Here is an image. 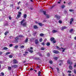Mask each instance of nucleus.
<instances>
[{"instance_id":"1","label":"nucleus","mask_w":76,"mask_h":76,"mask_svg":"<svg viewBox=\"0 0 76 76\" xmlns=\"http://www.w3.org/2000/svg\"><path fill=\"white\" fill-rule=\"evenodd\" d=\"M25 19H23L22 21L20 22L21 25L24 26V27H26V22H25ZM23 22H25L24 23Z\"/></svg>"},{"instance_id":"2","label":"nucleus","mask_w":76,"mask_h":76,"mask_svg":"<svg viewBox=\"0 0 76 76\" xmlns=\"http://www.w3.org/2000/svg\"><path fill=\"white\" fill-rule=\"evenodd\" d=\"M67 64H69L70 65H72L73 64V62H71L69 60H68L67 61Z\"/></svg>"},{"instance_id":"3","label":"nucleus","mask_w":76,"mask_h":76,"mask_svg":"<svg viewBox=\"0 0 76 76\" xmlns=\"http://www.w3.org/2000/svg\"><path fill=\"white\" fill-rule=\"evenodd\" d=\"M13 64H18V61L16 60L15 59H14L13 60Z\"/></svg>"},{"instance_id":"4","label":"nucleus","mask_w":76,"mask_h":76,"mask_svg":"<svg viewBox=\"0 0 76 76\" xmlns=\"http://www.w3.org/2000/svg\"><path fill=\"white\" fill-rule=\"evenodd\" d=\"M53 53H54V54H58L59 53L58 51L56 50H53Z\"/></svg>"},{"instance_id":"5","label":"nucleus","mask_w":76,"mask_h":76,"mask_svg":"<svg viewBox=\"0 0 76 76\" xmlns=\"http://www.w3.org/2000/svg\"><path fill=\"white\" fill-rule=\"evenodd\" d=\"M65 29H67V27L66 26L62 27L60 28V29L62 30V31H63V30Z\"/></svg>"},{"instance_id":"6","label":"nucleus","mask_w":76,"mask_h":76,"mask_svg":"<svg viewBox=\"0 0 76 76\" xmlns=\"http://www.w3.org/2000/svg\"><path fill=\"white\" fill-rule=\"evenodd\" d=\"M55 16L58 20H59L60 19V16H58L57 15H55Z\"/></svg>"},{"instance_id":"7","label":"nucleus","mask_w":76,"mask_h":76,"mask_svg":"<svg viewBox=\"0 0 76 76\" xmlns=\"http://www.w3.org/2000/svg\"><path fill=\"white\" fill-rule=\"evenodd\" d=\"M74 20V19L73 18H72L70 19V25H72V22H73V21Z\"/></svg>"},{"instance_id":"8","label":"nucleus","mask_w":76,"mask_h":76,"mask_svg":"<svg viewBox=\"0 0 76 76\" xmlns=\"http://www.w3.org/2000/svg\"><path fill=\"white\" fill-rule=\"evenodd\" d=\"M18 65H14L13 66H12V67H14L15 69L18 68Z\"/></svg>"},{"instance_id":"9","label":"nucleus","mask_w":76,"mask_h":76,"mask_svg":"<svg viewBox=\"0 0 76 76\" xmlns=\"http://www.w3.org/2000/svg\"><path fill=\"white\" fill-rule=\"evenodd\" d=\"M35 44H39V41H38V39H36L35 40Z\"/></svg>"},{"instance_id":"10","label":"nucleus","mask_w":76,"mask_h":76,"mask_svg":"<svg viewBox=\"0 0 76 76\" xmlns=\"http://www.w3.org/2000/svg\"><path fill=\"white\" fill-rule=\"evenodd\" d=\"M34 60H40V58L39 57H35L34 58Z\"/></svg>"},{"instance_id":"11","label":"nucleus","mask_w":76,"mask_h":76,"mask_svg":"<svg viewBox=\"0 0 76 76\" xmlns=\"http://www.w3.org/2000/svg\"><path fill=\"white\" fill-rule=\"evenodd\" d=\"M34 29H38V27L36 25H34L33 26Z\"/></svg>"},{"instance_id":"12","label":"nucleus","mask_w":76,"mask_h":76,"mask_svg":"<svg viewBox=\"0 0 76 76\" xmlns=\"http://www.w3.org/2000/svg\"><path fill=\"white\" fill-rule=\"evenodd\" d=\"M28 52H25V54H23V56H25V57H26V56H27V55L28 54Z\"/></svg>"},{"instance_id":"13","label":"nucleus","mask_w":76,"mask_h":76,"mask_svg":"<svg viewBox=\"0 0 76 76\" xmlns=\"http://www.w3.org/2000/svg\"><path fill=\"white\" fill-rule=\"evenodd\" d=\"M69 69H70V70H72L73 69V67L72 65H69Z\"/></svg>"},{"instance_id":"14","label":"nucleus","mask_w":76,"mask_h":76,"mask_svg":"<svg viewBox=\"0 0 76 76\" xmlns=\"http://www.w3.org/2000/svg\"><path fill=\"white\" fill-rule=\"evenodd\" d=\"M38 55H39V56L40 57H43V56H42V55L40 53V52H38V53H37Z\"/></svg>"},{"instance_id":"15","label":"nucleus","mask_w":76,"mask_h":76,"mask_svg":"<svg viewBox=\"0 0 76 76\" xmlns=\"http://www.w3.org/2000/svg\"><path fill=\"white\" fill-rule=\"evenodd\" d=\"M55 39L54 37H51L50 38V40L51 41L53 42V40H54Z\"/></svg>"},{"instance_id":"16","label":"nucleus","mask_w":76,"mask_h":76,"mask_svg":"<svg viewBox=\"0 0 76 76\" xmlns=\"http://www.w3.org/2000/svg\"><path fill=\"white\" fill-rule=\"evenodd\" d=\"M14 43H17L18 42V40H14L13 41Z\"/></svg>"},{"instance_id":"17","label":"nucleus","mask_w":76,"mask_h":76,"mask_svg":"<svg viewBox=\"0 0 76 76\" xmlns=\"http://www.w3.org/2000/svg\"><path fill=\"white\" fill-rule=\"evenodd\" d=\"M28 38H26L24 41L25 43H26V42H28Z\"/></svg>"},{"instance_id":"18","label":"nucleus","mask_w":76,"mask_h":76,"mask_svg":"<svg viewBox=\"0 0 76 76\" xmlns=\"http://www.w3.org/2000/svg\"><path fill=\"white\" fill-rule=\"evenodd\" d=\"M52 32L53 33H56V32H57V30H53L52 31Z\"/></svg>"},{"instance_id":"19","label":"nucleus","mask_w":76,"mask_h":76,"mask_svg":"<svg viewBox=\"0 0 76 76\" xmlns=\"http://www.w3.org/2000/svg\"><path fill=\"white\" fill-rule=\"evenodd\" d=\"M28 51L30 52V53H32L33 52H34V51L32 50H31L30 49H29V50H28Z\"/></svg>"},{"instance_id":"20","label":"nucleus","mask_w":76,"mask_h":76,"mask_svg":"<svg viewBox=\"0 0 76 76\" xmlns=\"http://www.w3.org/2000/svg\"><path fill=\"white\" fill-rule=\"evenodd\" d=\"M3 49L4 50H6L8 49V48L7 47H4L3 48Z\"/></svg>"},{"instance_id":"21","label":"nucleus","mask_w":76,"mask_h":76,"mask_svg":"<svg viewBox=\"0 0 76 76\" xmlns=\"http://www.w3.org/2000/svg\"><path fill=\"white\" fill-rule=\"evenodd\" d=\"M9 31H6L5 32L4 34L5 35H7V34H9Z\"/></svg>"},{"instance_id":"22","label":"nucleus","mask_w":76,"mask_h":76,"mask_svg":"<svg viewBox=\"0 0 76 76\" xmlns=\"http://www.w3.org/2000/svg\"><path fill=\"white\" fill-rule=\"evenodd\" d=\"M46 45L47 46H50V43L49 42H48L46 43Z\"/></svg>"},{"instance_id":"23","label":"nucleus","mask_w":76,"mask_h":76,"mask_svg":"<svg viewBox=\"0 0 76 76\" xmlns=\"http://www.w3.org/2000/svg\"><path fill=\"white\" fill-rule=\"evenodd\" d=\"M39 35L40 37H43V36H44V34L43 33H41Z\"/></svg>"},{"instance_id":"24","label":"nucleus","mask_w":76,"mask_h":76,"mask_svg":"<svg viewBox=\"0 0 76 76\" xmlns=\"http://www.w3.org/2000/svg\"><path fill=\"white\" fill-rule=\"evenodd\" d=\"M8 69L9 70H11V69H12V67L10 66H8Z\"/></svg>"},{"instance_id":"25","label":"nucleus","mask_w":76,"mask_h":76,"mask_svg":"<svg viewBox=\"0 0 76 76\" xmlns=\"http://www.w3.org/2000/svg\"><path fill=\"white\" fill-rule=\"evenodd\" d=\"M27 17V15H26V14H25L24 15V19H26V17Z\"/></svg>"},{"instance_id":"26","label":"nucleus","mask_w":76,"mask_h":76,"mask_svg":"<svg viewBox=\"0 0 76 76\" xmlns=\"http://www.w3.org/2000/svg\"><path fill=\"white\" fill-rule=\"evenodd\" d=\"M40 50H45V48L44 47H42L41 48V49Z\"/></svg>"},{"instance_id":"27","label":"nucleus","mask_w":76,"mask_h":76,"mask_svg":"<svg viewBox=\"0 0 76 76\" xmlns=\"http://www.w3.org/2000/svg\"><path fill=\"white\" fill-rule=\"evenodd\" d=\"M56 69L57 70V72L58 73H59V72H60V70H59V68L58 67H56Z\"/></svg>"},{"instance_id":"28","label":"nucleus","mask_w":76,"mask_h":76,"mask_svg":"<svg viewBox=\"0 0 76 76\" xmlns=\"http://www.w3.org/2000/svg\"><path fill=\"white\" fill-rule=\"evenodd\" d=\"M19 39V37H17L15 38V40H18Z\"/></svg>"},{"instance_id":"29","label":"nucleus","mask_w":76,"mask_h":76,"mask_svg":"<svg viewBox=\"0 0 76 76\" xmlns=\"http://www.w3.org/2000/svg\"><path fill=\"white\" fill-rule=\"evenodd\" d=\"M43 14L44 15L47 16V14H46L47 12H46V11H44V12H43Z\"/></svg>"},{"instance_id":"30","label":"nucleus","mask_w":76,"mask_h":76,"mask_svg":"<svg viewBox=\"0 0 76 76\" xmlns=\"http://www.w3.org/2000/svg\"><path fill=\"white\" fill-rule=\"evenodd\" d=\"M38 25L40 26H42V24L41 23H38Z\"/></svg>"},{"instance_id":"31","label":"nucleus","mask_w":76,"mask_h":76,"mask_svg":"<svg viewBox=\"0 0 76 76\" xmlns=\"http://www.w3.org/2000/svg\"><path fill=\"white\" fill-rule=\"evenodd\" d=\"M41 72H40V71H39V72L38 73V76H40V75H41Z\"/></svg>"},{"instance_id":"32","label":"nucleus","mask_w":76,"mask_h":76,"mask_svg":"<svg viewBox=\"0 0 76 76\" xmlns=\"http://www.w3.org/2000/svg\"><path fill=\"white\" fill-rule=\"evenodd\" d=\"M37 32H35L33 34V35L34 36V37H35V35L37 34Z\"/></svg>"},{"instance_id":"33","label":"nucleus","mask_w":76,"mask_h":76,"mask_svg":"<svg viewBox=\"0 0 76 76\" xmlns=\"http://www.w3.org/2000/svg\"><path fill=\"white\" fill-rule=\"evenodd\" d=\"M14 48H15V49H17L18 48V45H15L14 47Z\"/></svg>"},{"instance_id":"34","label":"nucleus","mask_w":76,"mask_h":76,"mask_svg":"<svg viewBox=\"0 0 76 76\" xmlns=\"http://www.w3.org/2000/svg\"><path fill=\"white\" fill-rule=\"evenodd\" d=\"M73 31V29H71L69 30V32H70V33H72V31Z\"/></svg>"},{"instance_id":"35","label":"nucleus","mask_w":76,"mask_h":76,"mask_svg":"<svg viewBox=\"0 0 76 76\" xmlns=\"http://www.w3.org/2000/svg\"><path fill=\"white\" fill-rule=\"evenodd\" d=\"M9 58H12L13 57V56L12 55H10L9 56Z\"/></svg>"},{"instance_id":"36","label":"nucleus","mask_w":76,"mask_h":76,"mask_svg":"<svg viewBox=\"0 0 76 76\" xmlns=\"http://www.w3.org/2000/svg\"><path fill=\"white\" fill-rule=\"evenodd\" d=\"M47 57H50V53H47Z\"/></svg>"},{"instance_id":"37","label":"nucleus","mask_w":76,"mask_h":76,"mask_svg":"<svg viewBox=\"0 0 76 76\" xmlns=\"http://www.w3.org/2000/svg\"><path fill=\"white\" fill-rule=\"evenodd\" d=\"M69 12H74V10H73L72 9H69Z\"/></svg>"},{"instance_id":"38","label":"nucleus","mask_w":76,"mask_h":76,"mask_svg":"<svg viewBox=\"0 0 76 76\" xmlns=\"http://www.w3.org/2000/svg\"><path fill=\"white\" fill-rule=\"evenodd\" d=\"M61 7L62 9H64V7H65V6L64 5H63L61 6Z\"/></svg>"},{"instance_id":"39","label":"nucleus","mask_w":76,"mask_h":76,"mask_svg":"<svg viewBox=\"0 0 76 76\" xmlns=\"http://www.w3.org/2000/svg\"><path fill=\"white\" fill-rule=\"evenodd\" d=\"M58 58L57 57H55L54 58V59L55 60H57V59H58Z\"/></svg>"},{"instance_id":"40","label":"nucleus","mask_w":76,"mask_h":76,"mask_svg":"<svg viewBox=\"0 0 76 76\" xmlns=\"http://www.w3.org/2000/svg\"><path fill=\"white\" fill-rule=\"evenodd\" d=\"M64 14H67V11L66 10L64 11Z\"/></svg>"},{"instance_id":"41","label":"nucleus","mask_w":76,"mask_h":76,"mask_svg":"<svg viewBox=\"0 0 76 76\" xmlns=\"http://www.w3.org/2000/svg\"><path fill=\"white\" fill-rule=\"evenodd\" d=\"M10 54V52H8L7 53L5 54L6 55H8V54Z\"/></svg>"},{"instance_id":"42","label":"nucleus","mask_w":76,"mask_h":76,"mask_svg":"<svg viewBox=\"0 0 76 76\" xmlns=\"http://www.w3.org/2000/svg\"><path fill=\"white\" fill-rule=\"evenodd\" d=\"M53 43H56V40H53L52 41Z\"/></svg>"},{"instance_id":"43","label":"nucleus","mask_w":76,"mask_h":76,"mask_svg":"<svg viewBox=\"0 0 76 76\" xmlns=\"http://www.w3.org/2000/svg\"><path fill=\"white\" fill-rule=\"evenodd\" d=\"M18 37H21V38H22V37H24L23 36V35H19V36H18Z\"/></svg>"},{"instance_id":"44","label":"nucleus","mask_w":76,"mask_h":76,"mask_svg":"<svg viewBox=\"0 0 76 76\" xmlns=\"http://www.w3.org/2000/svg\"><path fill=\"white\" fill-rule=\"evenodd\" d=\"M58 22L59 23H62V21L61 20H59L58 21Z\"/></svg>"},{"instance_id":"45","label":"nucleus","mask_w":76,"mask_h":76,"mask_svg":"<svg viewBox=\"0 0 76 76\" xmlns=\"http://www.w3.org/2000/svg\"><path fill=\"white\" fill-rule=\"evenodd\" d=\"M39 42H42V38H41L39 40Z\"/></svg>"},{"instance_id":"46","label":"nucleus","mask_w":76,"mask_h":76,"mask_svg":"<svg viewBox=\"0 0 76 76\" xmlns=\"http://www.w3.org/2000/svg\"><path fill=\"white\" fill-rule=\"evenodd\" d=\"M24 47H25V46H24V45H22L21 46L20 48H23Z\"/></svg>"},{"instance_id":"47","label":"nucleus","mask_w":76,"mask_h":76,"mask_svg":"<svg viewBox=\"0 0 76 76\" xmlns=\"http://www.w3.org/2000/svg\"><path fill=\"white\" fill-rule=\"evenodd\" d=\"M74 73H75V74H76V70L75 69H74Z\"/></svg>"},{"instance_id":"48","label":"nucleus","mask_w":76,"mask_h":76,"mask_svg":"<svg viewBox=\"0 0 76 76\" xmlns=\"http://www.w3.org/2000/svg\"><path fill=\"white\" fill-rule=\"evenodd\" d=\"M18 15H22V12H18Z\"/></svg>"},{"instance_id":"49","label":"nucleus","mask_w":76,"mask_h":76,"mask_svg":"<svg viewBox=\"0 0 76 76\" xmlns=\"http://www.w3.org/2000/svg\"><path fill=\"white\" fill-rule=\"evenodd\" d=\"M1 74L2 75V76H4V74L3 72H1Z\"/></svg>"},{"instance_id":"50","label":"nucleus","mask_w":76,"mask_h":76,"mask_svg":"<svg viewBox=\"0 0 76 76\" xmlns=\"http://www.w3.org/2000/svg\"><path fill=\"white\" fill-rule=\"evenodd\" d=\"M17 17L18 18H20V15L19 14H18L17 15Z\"/></svg>"},{"instance_id":"51","label":"nucleus","mask_w":76,"mask_h":76,"mask_svg":"<svg viewBox=\"0 0 76 76\" xmlns=\"http://www.w3.org/2000/svg\"><path fill=\"white\" fill-rule=\"evenodd\" d=\"M50 63V64H52L53 63V61H49Z\"/></svg>"},{"instance_id":"52","label":"nucleus","mask_w":76,"mask_h":76,"mask_svg":"<svg viewBox=\"0 0 76 76\" xmlns=\"http://www.w3.org/2000/svg\"><path fill=\"white\" fill-rule=\"evenodd\" d=\"M8 23H6V24L4 25V26H7L8 25Z\"/></svg>"},{"instance_id":"53","label":"nucleus","mask_w":76,"mask_h":76,"mask_svg":"<svg viewBox=\"0 0 76 76\" xmlns=\"http://www.w3.org/2000/svg\"><path fill=\"white\" fill-rule=\"evenodd\" d=\"M41 44H42V45H45V43H44V42H43Z\"/></svg>"},{"instance_id":"54","label":"nucleus","mask_w":76,"mask_h":76,"mask_svg":"<svg viewBox=\"0 0 76 76\" xmlns=\"http://www.w3.org/2000/svg\"><path fill=\"white\" fill-rule=\"evenodd\" d=\"M9 19L10 20H11V19H12V17H11V16H10L9 17Z\"/></svg>"},{"instance_id":"55","label":"nucleus","mask_w":76,"mask_h":76,"mask_svg":"<svg viewBox=\"0 0 76 76\" xmlns=\"http://www.w3.org/2000/svg\"><path fill=\"white\" fill-rule=\"evenodd\" d=\"M9 46H10V47H12V46H13V44H10L9 45Z\"/></svg>"},{"instance_id":"56","label":"nucleus","mask_w":76,"mask_h":76,"mask_svg":"<svg viewBox=\"0 0 76 76\" xmlns=\"http://www.w3.org/2000/svg\"><path fill=\"white\" fill-rule=\"evenodd\" d=\"M30 71H32V70H33V68H31L30 69Z\"/></svg>"},{"instance_id":"57","label":"nucleus","mask_w":76,"mask_h":76,"mask_svg":"<svg viewBox=\"0 0 76 76\" xmlns=\"http://www.w3.org/2000/svg\"><path fill=\"white\" fill-rule=\"evenodd\" d=\"M71 72H72V71H70V70L68 71V73H71Z\"/></svg>"},{"instance_id":"58","label":"nucleus","mask_w":76,"mask_h":76,"mask_svg":"<svg viewBox=\"0 0 76 76\" xmlns=\"http://www.w3.org/2000/svg\"><path fill=\"white\" fill-rule=\"evenodd\" d=\"M44 11H43V10H40V12H42L43 13V12H44Z\"/></svg>"},{"instance_id":"59","label":"nucleus","mask_w":76,"mask_h":76,"mask_svg":"<svg viewBox=\"0 0 76 76\" xmlns=\"http://www.w3.org/2000/svg\"><path fill=\"white\" fill-rule=\"evenodd\" d=\"M56 48L57 49H58L59 50H60V48H59V47H58V46H56Z\"/></svg>"},{"instance_id":"60","label":"nucleus","mask_w":76,"mask_h":76,"mask_svg":"<svg viewBox=\"0 0 76 76\" xmlns=\"http://www.w3.org/2000/svg\"><path fill=\"white\" fill-rule=\"evenodd\" d=\"M46 18H49V16L47 14V15H46Z\"/></svg>"},{"instance_id":"61","label":"nucleus","mask_w":76,"mask_h":76,"mask_svg":"<svg viewBox=\"0 0 76 76\" xmlns=\"http://www.w3.org/2000/svg\"><path fill=\"white\" fill-rule=\"evenodd\" d=\"M65 50H66V48H64L63 50H62V53H63L64 51H65Z\"/></svg>"},{"instance_id":"62","label":"nucleus","mask_w":76,"mask_h":76,"mask_svg":"<svg viewBox=\"0 0 76 76\" xmlns=\"http://www.w3.org/2000/svg\"><path fill=\"white\" fill-rule=\"evenodd\" d=\"M3 54V52H0V56H1V54Z\"/></svg>"},{"instance_id":"63","label":"nucleus","mask_w":76,"mask_h":76,"mask_svg":"<svg viewBox=\"0 0 76 76\" xmlns=\"http://www.w3.org/2000/svg\"><path fill=\"white\" fill-rule=\"evenodd\" d=\"M75 65L74 66V67H76V63H75Z\"/></svg>"},{"instance_id":"64","label":"nucleus","mask_w":76,"mask_h":76,"mask_svg":"<svg viewBox=\"0 0 76 76\" xmlns=\"http://www.w3.org/2000/svg\"><path fill=\"white\" fill-rule=\"evenodd\" d=\"M71 74H68V76H71Z\"/></svg>"}]
</instances>
